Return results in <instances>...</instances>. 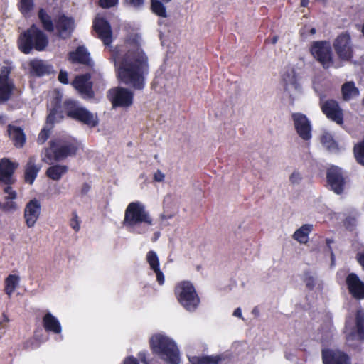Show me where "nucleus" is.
Returning <instances> with one entry per match:
<instances>
[{
    "label": "nucleus",
    "instance_id": "338daca9",
    "mask_svg": "<svg viewBox=\"0 0 364 364\" xmlns=\"http://www.w3.org/2000/svg\"><path fill=\"white\" fill-rule=\"evenodd\" d=\"M154 235H155V238H154V240H156L158 238V237L159 235V232H156Z\"/></svg>",
    "mask_w": 364,
    "mask_h": 364
},
{
    "label": "nucleus",
    "instance_id": "bf43d9fd",
    "mask_svg": "<svg viewBox=\"0 0 364 364\" xmlns=\"http://www.w3.org/2000/svg\"><path fill=\"white\" fill-rule=\"evenodd\" d=\"M6 122V117L4 114H0V124H4Z\"/></svg>",
    "mask_w": 364,
    "mask_h": 364
},
{
    "label": "nucleus",
    "instance_id": "72a5a7b5",
    "mask_svg": "<svg viewBox=\"0 0 364 364\" xmlns=\"http://www.w3.org/2000/svg\"><path fill=\"white\" fill-rule=\"evenodd\" d=\"M189 360L191 364H218L219 361L221 360V358L219 355L192 357Z\"/></svg>",
    "mask_w": 364,
    "mask_h": 364
},
{
    "label": "nucleus",
    "instance_id": "9b49d317",
    "mask_svg": "<svg viewBox=\"0 0 364 364\" xmlns=\"http://www.w3.org/2000/svg\"><path fill=\"white\" fill-rule=\"evenodd\" d=\"M70 117L90 127L97 124V117L75 100H70Z\"/></svg>",
    "mask_w": 364,
    "mask_h": 364
},
{
    "label": "nucleus",
    "instance_id": "423d86ee",
    "mask_svg": "<svg viewBox=\"0 0 364 364\" xmlns=\"http://www.w3.org/2000/svg\"><path fill=\"white\" fill-rule=\"evenodd\" d=\"M175 294L179 303L188 311H194L200 302L194 287L189 282L178 283L175 288Z\"/></svg>",
    "mask_w": 364,
    "mask_h": 364
},
{
    "label": "nucleus",
    "instance_id": "f3484780",
    "mask_svg": "<svg viewBox=\"0 0 364 364\" xmlns=\"http://www.w3.org/2000/svg\"><path fill=\"white\" fill-rule=\"evenodd\" d=\"M41 213V205L36 198L30 200L25 205L23 210V218L27 228H33L40 218Z\"/></svg>",
    "mask_w": 364,
    "mask_h": 364
},
{
    "label": "nucleus",
    "instance_id": "b1692460",
    "mask_svg": "<svg viewBox=\"0 0 364 364\" xmlns=\"http://www.w3.org/2000/svg\"><path fill=\"white\" fill-rule=\"evenodd\" d=\"M28 65L30 74L34 77H43L53 73V66L41 59H33L29 62Z\"/></svg>",
    "mask_w": 364,
    "mask_h": 364
},
{
    "label": "nucleus",
    "instance_id": "2f4dec72",
    "mask_svg": "<svg viewBox=\"0 0 364 364\" xmlns=\"http://www.w3.org/2000/svg\"><path fill=\"white\" fill-rule=\"evenodd\" d=\"M20 278L16 274H9L5 279V287L4 291L9 296H11L15 291L16 288L18 287L19 283Z\"/></svg>",
    "mask_w": 364,
    "mask_h": 364
},
{
    "label": "nucleus",
    "instance_id": "c756f323",
    "mask_svg": "<svg viewBox=\"0 0 364 364\" xmlns=\"http://www.w3.org/2000/svg\"><path fill=\"white\" fill-rule=\"evenodd\" d=\"M66 166L54 165L50 166L46 171V176L52 180H59L67 172Z\"/></svg>",
    "mask_w": 364,
    "mask_h": 364
},
{
    "label": "nucleus",
    "instance_id": "aec40b11",
    "mask_svg": "<svg viewBox=\"0 0 364 364\" xmlns=\"http://www.w3.org/2000/svg\"><path fill=\"white\" fill-rule=\"evenodd\" d=\"M282 80L285 91L294 100L301 91L300 85L297 81V76L294 69H288L282 75Z\"/></svg>",
    "mask_w": 364,
    "mask_h": 364
},
{
    "label": "nucleus",
    "instance_id": "e433bc0d",
    "mask_svg": "<svg viewBox=\"0 0 364 364\" xmlns=\"http://www.w3.org/2000/svg\"><path fill=\"white\" fill-rule=\"evenodd\" d=\"M303 282L309 290H313L318 284L316 274L309 271L304 273Z\"/></svg>",
    "mask_w": 364,
    "mask_h": 364
},
{
    "label": "nucleus",
    "instance_id": "4be33fe9",
    "mask_svg": "<svg viewBox=\"0 0 364 364\" xmlns=\"http://www.w3.org/2000/svg\"><path fill=\"white\" fill-rule=\"evenodd\" d=\"M323 364H350V358L345 353L333 349L322 350Z\"/></svg>",
    "mask_w": 364,
    "mask_h": 364
},
{
    "label": "nucleus",
    "instance_id": "5701e85b",
    "mask_svg": "<svg viewBox=\"0 0 364 364\" xmlns=\"http://www.w3.org/2000/svg\"><path fill=\"white\" fill-rule=\"evenodd\" d=\"M93 27L104 44L109 46L112 43V34L109 23L102 18H96Z\"/></svg>",
    "mask_w": 364,
    "mask_h": 364
},
{
    "label": "nucleus",
    "instance_id": "393cba45",
    "mask_svg": "<svg viewBox=\"0 0 364 364\" xmlns=\"http://www.w3.org/2000/svg\"><path fill=\"white\" fill-rule=\"evenodd\" d=\"M6 132L8 137L16 148L21 149L24 146L26 142V136L21 127L9 124L7 126Z\"/></svg>",
    "mask_w": 364,
    "mask_h": 364
},
{
    "label": "nucleus",
    "instance_id": "9d476101",
    "mask_svg": "<svg viewBox=\"0 0 364 364\" xmlns=\"http://www.w3.org/2000/svg\"><path fill=\"white\" fill-rule=\"evenodd\" d=\"M13 68L11 65H4L0 68V104L9 101L15 89V84L10 77Z\"/></svg>",
    "mask_w": 364,
    "mask_h": 364
},
{
    "label": "nucleus",
    "instance_id": "37998d69",
    "mask_svg": "<svg viewBox=\"0 0 364 364\" xmlns=\"http://www.w3.org/2000/svg\"><path fill=\"white\" fill-rule=\"evenodd\" d=\"M354 154L358 162L364 165V141L355 146Z\"/></svg>",
    "mask_w": 364,
    "mask_h": 364
},
{
    "label": "nucleus",
    "instance_id": "8fccbe9b",
    "mask_svg": "<svg viewBox=\"0 0 364 364\" xmlns=\"http://www.w3.org/2000/svg\"><path fill=\"white\" fill-rule=\"evenodd\" d=\"M73 218L72 220V223L70 225L76 232H77L80 230V222L77 220V216L76 214L73 213Z\"/></svg>",
    "mask_w": 364,
    "mask_h": 364
},
{
    "label": "nucleus",
    "instance_id": "bb28decb",
    "mask_svg": "<svg viewBox=\"0 0 364 364\" xmlns=\"http://www.w3.org/2000/svg\"><path fill=\"white\" fill-rule=\"evenodd\" d=\"M42 325L46 332L58 334L61 332V325L56 317L47 312L43 317Z\"/></svg>",
    "mask_w": 364,
    "mask_h": 364
},
{
    "label": "nucleus",
    "instance_id": "c9c22d12",
    "mask_svg": "<svg viewBox=\"0 0 364 364\" xmlns=\"http://www.w3.org/2000/svg\"><path fill=\"white\" fill-rule=\"evenodd\" d=\"M55 123V122L48 123V120L46 119V126L41 130L38 136L37 142L38 144H43L47 141L50 136L51 130L53 129Z\"/></svg>",
    "mask_w": 364,
    "mask_h": 364
},
{
    "label": "nucleus",
    "instance_id": "cd10ccee",
    "mask_svg": "<svg viewBox=\"0 0 364 364\" xmlns=\"http://www.w3.org/2000/svg\"><path fill=\"white\" fill-rule=\"evenodd\" d=\"M70 60L90 66L92 65L90 53L84 46H79L75 52L70 53Z\"/></svg>",
    "mask_w": 364,
    "mask_h": 364
},
{
    "label": "nucleus",
    "instance_id": "4468645a",
    "mask_svg": "<svg viewBox=\"0 0 364 364\" xmlns=\"http://www.w3.org/2000/svg\"><path fill=\"white\" fill-rule=\"evenodd\" d=\"M18 167L17 162H14L8 158L0 159V183L4 185L14 184L16 182L14 173Z\"/></svg>",
    "mask_w": 364,
    "mask_h": 364
},
{
    "label": "nucleus",
    "instance_id": "20e7f679",
    "mask_svg": "<svg viewBox=\"0 0 364 364\" xmlns=\"http://www.w3.org/2000/svg\"><path fill=\"white\" fill-rule=\"evenodd\" d=\"M151 346L154 352L161 358L171 364L179 363V350L171 338L162 334L155 335L151 339Z\"/></svg>",
    "mask_w": 364,
    "mask_h": 364
},
{
    "label": "nucleus",
    "instance_id": "69168bd1",
    "mask_svg": "<svg viewBox=\"0 0 364 364\" xmlns=\"http://www.w3.org/2000/svg\"><path fill=\"white\" fill-rule=\"evenodd\" d=\"M309 32H310V33L311 35H314V34L316 33V29L315 28H311Z\"/></svg>",
    "mask_w": 364,
    "mask_h": 364
},
{
    "label": "nucleus",
    "instance_id": "49530a36",
    "mask_svg": "<svg viewBox=\"0 0 364 364\" xmlns=\"http://www.w3.org/2000/svg\"><path fill=\"white\" fill-rule=\"evenodd\" d=\"M118 0H100V5L102 8H110L115 6Z\"/></svg>",
    "mask_w": 364,
    "mask_h": 364
},
{
    "label": "nucleus",
    "instance_id": "a18cd8bd",
    "mask_svg": "<svg viewBox=\"0 0 364 364\" xmlns=\"http://www.w3.org/2000/svg\"><path fill=\"white\" fill-rule=\"evenodd\" d=\"M289 181L293 185H299L302 181V176L298 171H294L289 176Z\"/></svg>",
    "mask_w": 364,
    "mask_h": 364
},
{
    "label": "nucleus",
    "instance_id": "6e6d98bb",
    "mask_svg": "<svg viewBox=\"0 0 364 364\" xmlns=\"http://www.w3.org/2000/svg\"><path fill=\"white\" fill-rule=\"evenodd\" d=\"M138 356H139V359L141 360V361L144 364H149V363L146 361V353H145L141 352V353H139Z\"/></svg>",
    "mask_w": 364,
    "mask_h": 364
},
{
    "label": "nucleus",
    "instance_id": "603ef678",
    "mask_svg": "<svg viewBox=\"0 0 364 364\" xmlns=\"http://www.w3.org/2000/svg\"><path fill=\"white\" fill-rule=\"evenodd\" d=\"M165 175L159 170H158L154 175V179L158 182L163 181Z\"/></svg>",
    "mask_w": 364,
    "mask_h": 364
},
{
    "label": "nucleus",
    "instance_id": "a878e982",
    "mask_svg": "<svg viewBox=\"0 0 364 364\" xmlns=\"http://www.w3.org/2000/svg\"><path fill=\"white\" fill-rule=\"evenodd\" d=\"M40 170L41 166L36 164V158L30 156L24 168V181L32 185Z\"/></svg>",
    "mask_w": 364,
    "mask_h": 364
},
{
    "label": "nucleus",
    "instance_id": "dca6fc26",
    "mask_svg": "<svg viewBox=\"0 0 364 364\" xmlns=\"http://www.w3.org/2000/svg\"><path fill=\"white\" fill-rule=\"evenodd\" d=\"M320 105L322 112L328 119L338 124L343 123V112L336 100H324L323 97L321 96L320 97Z\"/></svg>",
    "mask_w": 364,
    "mask_h": 364
},
{
    "label": "nucleus",
    "instance_id": "052dcab7",
    "mask_svg": "<svg viewBox=\"0 0 364 364\" xmlns=\"http://www.w3.org/2000/svg\"><path fill=\"white\" fill-rule=\"evenodd\" d=\"M69 22H70V31L74 28V21L73 20L72 18L70 17V20H69Z\"/></svg>",
    "mask_w": 364,
    "mask_h": 364
},
{
    "label": "nucleus",
    "instance_id": "ddd939ff",
    "mask_svg": "<svg viewBox=\"0 0 364 364\" xmlns=\"http://www.w3.org/2000/svg\"><path fill=\"white\" fill-rule=\"evenodd\" d=\"M333 48L338 57L343 60H349L353 56V44L350 34L347 32L341 33L334 40Z\"/></svg>",
    "mask_w": 364,
    "mask_h": 364
},
{
    "label": "nucleus",
    "instance_id": "39448f33",
    "mask_svg": "<svg viewBox=\"0 0 364 364\" xmlns=\"http://www.w3.org/2000/svg\"><path fill=\"white\" fill-rule=\"evenodd\" d=\"M38 18L44 31L48 33L55 31L56 36L63 39L66 38L68 31V16L65 14H59L53 21L47 11L44 9L40 8L38 11Z\"/></svg>",
    "mask_w": 364,
    "mask_h": 364
},
{
    "label": "nucleus",
    "instance_id": "c85d7f7f",
    "mask_svg": "<svg viewBox=\"0 0 364 364\" xmlns=\"http://www.w3.org/2000/svg\"><path fill=\"white\" fill-rule=\"evenodd\" d=\"M342 98L345 101H349L359 95V90L352 81L347 82L341 87Z\"/></svg>",
    "mask_w": 364,
    "mask_h": 364
},
{
    "label": "nucleus",
    "instance_id": "13d9d810",
    "mask_svg": "<svg viewBox=\"0 0 364 364\" xmlns=\"http://www.w3.org/2000/svg\"><path fill=\"white\" fill-rule=\"evenodd\" d=\"M233 316H237L239 318H242V311H241V309L240 308H237L234 312H233Z\"/></svg>",
    "mask_w": 364,
    "mask_h": 364
},
{
    "label": "nucleus",
    "instance_id": "4c0bfd02",
    "mask_svg": "<svg viewBox=\"0 0 364 364\" xmlns=\"http://www.w3.org/2000/svg\"><path fill=\"white\" fill-rule=\"evenodd\" d=\"M151 10L159 16L166 18L167 16L166 9L164 5L159 0H151Z\"/></svg>",
    "mask_w": 364,
    "mask_h": 364
},
{
    "label": "nucleus",
    "instance_id": "f704fd0d",
    "mask_svg": "<svg viewBox=\"0 0 364 364\" xmlns=\"http://www.w3.org/2000/svg\"><path fill=\"white\" fill-rule=\"evenodd\" d=\"M355 326L357 330V336L360 339H363L364 336V311L358 310L355 316Z\"/></svg>",
    "mask_w": 364,
    "mask_h": 364
},
{
    "label": "nucleus",
    "instance_id": "de8ad7c7",
    "mask_svg": "<svg viewBox=\"0 0 364 364\" xmlns=\"http://www.w3.org/2000/svg\"><path fill=\"white\" fill-rule=\"evenodd\" d=\"M58 80L63 84H68V75L66 71L61 70L58 75Z\"/></svg>",
    "mask_w": 364,
    "mask_h": 364
},
{
    "label": "nucleus",
    "instance_id": "0e129e2a",
    "mask_svg": "<svg viewBox=\"0 0 364 364\" xmlns=\"http://www.w3.org/2000/svg\"><path fill=\"white\" fill-rule=\"evenodd\" d=\"M331 264L333 265L335 262V257H334L333 252H331Z\"/></svg>",
    "mask_w": 364,
    "mask_h": 364
},
{
    "label": "nucleus",
    "instance_id": "412c9836",
    "mask_svg": "<svg viewBox=\"0 0 364 364\" xmlns=\"http://www.w3.org/2000/svg\"><path fill=\"white\" fill-rule=\"evenodd\" d=\"M349 293L358 300L364 299V283L354 273L349 274L346 279Z\"/></svg>",
    "mask_w": 364,
    "mask_h": 364
},
{
    "label": "nucleus",
    "instance_id": "4d7b16f0",
    "mask_svg": "<svg viewBox=\"0 0 364 364\" xmlns=\"http://www.w3.org/2000/svg\"><path fill=\"white\" fill-rule=\"evenodd\" d=\"M90 188H91V187L89 184H87V183L83 184V186L82 187V190H81L82 193V194L87 193L90 191Z\"/></svg>",
    "mask_w": 364,
    "mask_h": 364
},
{
    "label": "nucleus",
    "instance_id": "a211bd4d",
    "mask_svg": "<svg viewBox=\"0 0 364 364\" xmlns=\"http://www.w3.org/2000/svg\"><path fill=\"white\" fill-rule=\"evenodd\" d=\"M90 74L80 75L75 77L72 82L73 87L84 99H92L94 97L92 82L90 80Z\"/></svg>",
    "mask_w": 364,
    "mask_h": 364
},
{
    "label": "nucleus",
    "instance_id": "864d4df0",
    "mask_svg": "<svg viewBox=\"0 0 364 364\" xmlns=\"http://www.w3.org/2000/svg\"><path fill=\"white\" fill-rule=\"evenodd\" d=\"M124 364H139V363H138L137 360L135 358L130 356V357L127 358L124 360Z\"/></svg>",
    "mask_w": 364,
    "mask_h": 364
},
{
    "label": "nucleus",
    "instance_id": "58836bf2",
    "mask_svg": "<svg viewBox=\"0 0 364 364\" xmlns=\"http://www.w3.org/2000/svg\"><path fill=\"white\" fill-rule=\"evenodd\" d=\"M19 11L23 15H27L30 13L34 7L33 0H19L18 4Z\"/></svg>",
    "mask_w": 364,
    "mask_h": 364
},
{
    "label": "nucleus",
    "instance_id": "3c124183",
    "mask_svg": "<svg viewBox=\"0 0 364 364\" xmlns=\"http://www.w3.org/2000/svg\"><path fill=\"white\" fill-rule=\"evenodd\" d=\"M356 259L364 269V250L357 253Z\"/></svg>",
    "mask_w": 364,
    "mask_h": 364
},
{
    "label": "nucleus",
    "instance_id": "a19ab883",
    "mask_svg": "<svg viewBox=\"0 0 364 364\" xmlns=\"http://www.w3.org/2000/svg\"><path fill=\"white\" fill-rule=\"evenodd\" d=\"M146 260L152 270L159 268V260L154 251H149L146 255Z\"/></svg>",
    "mask_w": 364,
    "mask_h": 364
},
{
    "label": "nucleus",
    "instance_id": "1a4fd4ad",
    "mask_svg": "<svg viewBox=\"0 0 364 364\" xmlns=\"http://www.w3.org/2000/svg\"><path fill=\"white\" fill-rule=\"evenodd\" d=\"M68 156V144H63L60 139L51 140L49 146L44 149L43 161L51 164L59 161Z\"/></svg>",
    "mask_w": 364,
    "mask_h": 364
},
{
    "label": "nucleus",
    "instance_id": "7ed1b4c3",
    "mask_svg": "<svg viewBox=\"0 0 364 364\" xmlns=\"http://www.w3.org/2000/svg\"><path fill=\"white\" fill-rule=\"evenodd\" d=\"M48 44L47 34L35 23L21 33L17 41L18 50L26 55L31 53L33 50L44 51Z\"/></svg>",
    "mask_w": 364,
    "mask_h": 364
},
{
    "label": "nucleus",
    "instance_id": "c03bdc74",
    "mask_svg": "<svg viewBox=\"0 0 364 364\" xmlns=\"http://www.w3.org/2000/svg\"><path fill=\"white\" fill-rule=\"evenodd\" d=\"M13 184L6 185L3 188V191L6 196L4 197L5 200H15L17 198V193L11 187Z\"/></svg>",
    "mask_w": 364,
    "mask_h": 364
},
{
    "label": "nucleus",
    "instance_id": "09e8293b",
    "mask_svg": "<svg viewBox=\"0 0 364 364\" xmlns=\"http://www.w3.org/2000/svg\"><path fill=\"white\" fill-rule=\"evenodd\" d=\"M153 271L156 274V280H157L158 283L161 285L163 284L164 282V274L162 273V272L160 270L159 268L156 269Z\"/></svg>",
    "mask_w": 364,
    "mask_h": 364
},
{
    "label": "nucleus",
    "instance_id": "f03ea898",
    "mask_svg": "<svg viewBox=\"0 0 364 364\" xmlns=\"http://www.w3.org/2000/svg\"><path fill=\"white\" fill-rule=\"evenodd\" d=\"M153 219L141 202L130 203L124 213L123 225L136 234H146L153 225Z\"/></svg>",
    "mask_w": 364,
    "mask_h": 364
},
{
    "label": "nucleus",
    "instance_id": "2eb2a0df",
    "mask_svg": "<svg viewBox=\"0 0 364 364\" xmlns=\"http://www.w3.org/2000/svg\"><path fill=\"white\" fill-rule=\"evenodd\" d=\"M291 119L299 136L305 141L309 140L311 138V125L306 116L300 112H295L291 114Z\"/></svg>",
    "mask_w": 364,
    "mask_h": 364
},
{
    "label": "nucleus",
    "instance_id": "ea45409f",
    "mask_svg": "<svg viewBox=\"0 0 364 364\" xmlns=\"http://www.w3.org/2000/svg\"><path fill=\"white\" fill-rule=\"evenodd\" d=\"M82 151V146L80 141L70 137V156L80 155Z\"/></svg>",
    "mask_w": 364,
    "mask_h": 364
},
{
    "label": "nucleus",
    "instance_id": "f8f14e48",
    "mask_svg": "<svg viewBox=\"0 0 364 364\" xmlns=\"http://www.w3.org/2000/svg\"><path fill=\"white\" fill-rule=\"evenodd\" d=\"M107 97L113 107H128L132 105L134 93L127 88L117 87L108 91Z\"/></svg>",
    "mask_w": 364,
    "mask_h": 364
},
{
    "label": "nucleus",
    "instance_id": "7c9ffc66",
    "mask_svg": "<svg viewBox=\"0 0 364 364\" xmlns=\"http://www.w3.org/2000/svg\"><path fill=\"white\" fill-rule=\"evenodd\" d=\"M311 230V225H304L297 230H296L293 235V238L300 243H306L308 240V235Z\"/></svg>",
    "mask_w": 364,
    "mask_h": 364
},
{
    "label": "nucleus",
    "instance_id": "f257e3e1",
    "mask_svg": "<svg viewBox=\"0 0 364 364\" xmlns=\"http://www.w3.org/2000/svg\"><path fill=\"white\" fill-rule=\"evenodd\" d=\"M112 58L118 79L134 90H141L149 73V58L136 45L117 46L112 50Z\"/></svg>",
    "mask_w": 364,
    "mask_h": 364
},
{
    "label": "nucleus",
    "instance_id": "774afa93",
    "mask_svg": "<svg viewBox=\"0 0 364 364\" xmlns=\"http://www.w3.org/2000/svg\"><path fill=\"white\" fill-rule=\"evenodd\" d=\"M326 242H327L328 245H329L331 242V241L330 240L327 239L326 240Z\"/></svg>",
    "mask_w": 364,
    "mask_h": 364
},
{
    "label": "nucleus",
    "instance_id": "6ab92c4d",
    "mask_svg": "<svg viewBox=\"0 0 364 364\" xmlns=\"http://www.w3.org/2000/svg\"><path fill=\"white\" fill-rule=\"evenodd\" d=\"M327 181L331 188L337 194H341L343 191L345 178L342 170L337 166H332L327 172Z\"/></svg>",
    "mask_w": 364,
    "mask_h": 364
},
{
    "label": "nucleus",
    "instance_id": "e2e57ef3",
    "mask_svg": "<svg viewBox=\"0 0 364 364\" xmlns=\"http://www.w3.org/2000/svg\"><path fill=\"white\" fill-rule=\"evenodd\" d=\"M278 37L277 36H274L272 39V43L275 44L277 42Z\"/></svg>",
    "mask_w": 364,
    "mask_h": 364
},
{
    "label": "nucleus",
    "instance_id": "0eeeda50",
    "mask_svg": "<svg viewBox=\"0 0 364 364\" xmlns=\"http://www.w3.org/2000/svg\"><path fill=\"white\" fill-rule=\"evenodd\" d=\"M62 100L63 93L55 89L50 102V112L47 116L48 123L59 122L65 115L68 116V100H65L62 105Z\"/></svg>",
    "mask_w": 364,
    "mask_h": 364
},
{
    "label": "nucleus",
    "instance_id": "5fc2aeb1",
    "mask_svg": "<svg viewBox=\"0 0 364 364\" xmlns=\"http://www.w3.org/2000/svg\"><path fill=\"white\" fill-rule=\"evenodd\" d=\"M144 0H130V3L134 7H139L143 4Z\"/></svg>",
    "mask_w": 364,
    "mask_h": 364
},
{
    "label": "nucleus",
    "instance_id": "473e14b6",
    "mask_svg": "<svg viewBox=\"0 0 364 364\" xmlns=\"http://www.w3.org/2000/svg\"><path fill=\"white\" fill-rule=\"evenodd\" d=\"M321 142L322 145L331 152L336 153L338 150L336 142L329 133H324L321 136Z\"/></svg>",
    "mask_w": 364,
    "mask_h": 364
},
{
    "label": "nucleus",
    "instance_id": "6e6552de",
    "mask_svg": "<svg viewBox=\"0 0 364 364\" xmlns=\"http://www.w3.org/2000/svg\"><path fill=\"white\" fill-rule=\"evenodd\" d=\"M311 53L324 68L327 69L333 65V53L329 42H314Z\"/></svg>",
    "mask_w": 364,
    "mask_h": 364
},
{
    "label": "nucleus",
    "instance_id": "79ce46f5",
    "mask_svg": "<svg viewBox=\"0 0 364 364\" xmlns=\"http://www.w3.org/2000/svg\"><path fill=\"white\" fill-rule=\"evenodd\" d=\"M4 213H13L18 209V205L14 200H5L4 203H1V208Z\"/></svg>",
    "mask_w": 364,
    "mask_h": 364
},
{
    "label": "nucleus",
    "instance_id": "680f3d73",
    "mask_svg": "<svg viewBox=\"0 0 364 364\" xmlns=\"http://www.w3.org/2000/svg\"><path fill=\"white\" fill-rule=\"evenodd\" d=\"M309 4V0H301V6L303 7L307 6Z\"/></svg>",
    "mask_w": 364,
    "mask_h": 364
}]
</instances>
